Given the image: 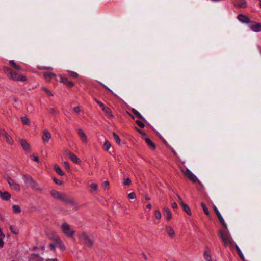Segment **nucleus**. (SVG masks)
Returning a JSON list of instances; mask_svg holds the SVG:
<instances>
[{
  "label": "nucleus",
  "instance_id": "59",
  "mask_svg": "<svg viewBox=\"0 0 261 261\" xmlns=\"http://www.w3.org/2000/svg\"><path fill=\"white\" fill-rule=\"evenodd\" d=\"M73 111L76 113H80L81 110H80V108L79 107V106H77V107H75L73 108Z\"/></svg>",
  "mask_w": 261,
  "mask_h": 261
},
{
  "label": "nucleus",
  "instance_id": "13",
  "mask_svg": "<svg viewBox=\"0 0 261 261\" xmlns=\"http://www.w3.org/2000/svg\"><path fill=\"white\" fill-rule=\"evenodd\" d=\"M238 19L243 23L248 24L250 23L249 18L243 14H239L237 16Z\"/></svg>",
  "mask_w": 261,
  "mask_h": 261
},
{
  "label": "nucleus",
  "instance_id": "54",
  "mask_svg": "<svg viewBox=\"0 0 261 261\" xmlns=\"http://www.w3.org/2000/svg\"><path fill=\"white\" fill-rule=\"evenodd\" d=\"M63 165L64 166V167H65L66 169H70V165H69V163L68 162H64L63 163Z\"/></svg>",
  "mask_w": 261,
  "mask_h": 261
},
{
  "label": "nucleus",
  "instance_id": "48",
  "mask_svg": "<svg viewBox=\"0 0 261 261\" xmlns=\"http://www.w3.org/2000/svg\"><path fill=\"white\" fill-rule=\"evenodd\" d=\"M38 68L40 70H47L49 71L53 70V68L51 67L41 66V67H39Z\"/></svg>",
  "mask_w": 261,
  "mask_h": 261
},
{
  "label": "nucleus",
  "instance_id": "56",
  "mask_svg": "<svg viewBox=\"0 0 261 261\" xmlns=\"http://www.w3.org/2000/svg\"><path fill=\"white\" fill-rule=\"evenodd\" d=\"M102 186L103 187V188L105 189H106V188H107L109 185V182L108 181H105L102 184Z\"/></svg>",
  "mask_w": 261,
  "mask_h": 261
},
{
  "label": "nucleus",
  "instance_id": "31",
  "mask_svg": "<svg viewBox=\"0 0 261 261\" xmlns=\"http://www.w3.org/2000/svg\"><path fill=\"white\" fill-rule=\"evenodd\" d=\"M13 211L15 213L19 214L21 212V208L19 205H14L12 206Z\"/></svg>",
  "mask_w": 261,
  "mask_h": 261
},
{
  "label": "nucleus",
  "instance_id": "30",
  "mask_svg": "<svg viewBox=\"0 0 261 261\" xmlns=\"http://www.w3.org/2000/svg\"><path fill=\"white\" fill-rule=\"evenodd\" d=\"M204 258L206 261H212V258L210 255V250H207L205 251L204 253Z\"/></svg>",
  "mask_w": 261,
  "mask_h": 261
},
{
  "label": "nucleus",
  "instance_id": "2",
  "mask_svg": "<svg viewBox=\"0 0 261 261\" xmlns=\"http://www.w3.org/2000/svg\"><path fill=\"white\" fill-rule=\"evenodd\" d=\"M219 236L223 242L225 247H227V245L229 244H232L233 241L227 232L224 230H220Z\"/></svg>",
  "mask_w": 261,
  "mask_h": 261
},
{
  "label": "nucleus",
  "instance_id": "12",
  "mask_svg": "<svg viewBox=\"0 0 261 261\" xmlns=\"http://www.w3.org/2000/svg\"><path fill=\"white\" fill-rule=\"evenodd\" d=\"M66 154L74 163L79 164L81 162L80 159L71 151H66Z\"/></svg>",
  "mask_w": 261,
  "mask_h": 261
},
{
  "label": "nucleus",
  "instance_id": "34",
  "mask_svg": "<svg viewBox=\"0 0 261 261\" xmlns=\"http://www.w3.org/2000/svg\"><path fill=\"white\" fill-rule=\"evenodd\" d=\"M201 206L204 212V213L207 215V216H208L210 215V212H209V211L208 210V208H207V207L206 206L205 204L202 202L201 203Z\"/></svg>",
  "mask_w": 261,
  "mask_h": 261
},
{
  "label": "nucleus",
  "instance_id": "46",
  "mask_svg": "<svg viewBox=\"0 0 261 261\" xmlns=\"http://www.w3.org/2000/svg\"><path fill=\"white\" fill-rule=\"evenodd\" d=\"M57 246L59 247L62 250L65 249V245L64 244L62 241L60 242V243H59L58 244H57Z\"/></svg>",
  "mask_w": 261,
  "mask_h": 261
},
{
  "label": "nucleus",
  "instance_id": "25",
  "mask_svg": "<svg viewBox=\"0 0 261 261\" xmlns=\"http://www.w3.org/2000/svg\"><path fill=\"white\" fill-rule=\"evenodd\" d=\"M131 111L133 113V114L135 115L138 118L143 121L145 120L143 116L137 110H136L134 108H132Z\"/></svg>",
  "mask_w": 261,
  "mask_h": 261
},
{
  "label": "nucleus",
  "instance_id": "5",
  "mask_svg": "<svg viewBox=\"0 0 261 261\" xmlns=\"http://www.w3.org/2000/svg\"><path fill=\"white\" fill-rule=\"evenodd\" d=\"M182 172L186 177L193 182H196L198 180L196 176L189 169H182Z\"/></svg>",
  "mask_w": 261,
  "mask_h": 261
},
{
  "label": "nucleus",
  "instance_id": "33",
  "mask_svg": "<svg viewBox=\"0 0 261 261\" xmlns=\"http://www.w3.org/2000/svg\"><path fill=\"white\" fill-rule=\"evenodd\" d=\"M55 169L56 171V172L59 174L60 175H61V176H63L64 175V172H63V171L62 170V169L60 168L59 166H58V165H55Z\"/></svg>",
  "mask_w": 261,
  "mask_h": 261
},
{
  "label": "nucleus",
  "instance_id": "37",
  "mask_svg": "<svg viewBox=\"0 0 261 261\" xmlns=\"http://www.w3.org/2000/svg\"><path fill=\"white\" fill-rule=\"evenodd\" d=\"M111 146V145L109 141H106L103 145V148L105 150L107 151L110 149Z\"/></svg>",
  "mask_w": 261,
  "mask_h": 261
},
{
  "label": "nucleus",
  "instance_id": "58",
  "mask_svg": "<svg viewBox=\"0 0 261 261\" xmlns=\"http://www.w3.org/2000/svg\"><path fill=\"white\" fill-rule=\"evenodd\" d=\"M95 101L99 105V106L101 108L102 110L103 109V108L105 107V106L103 103L101 102L100 101H99L97 100H96Z\"/></svg>",
  "mask_w": 261,
  "mask_h": 261
},
{
  "label": "nucleus",
  "instance_id": "64",
  "mask_svg": "<svg viewBox=\"0 0 261 261\" xmlns=\"http://www.w3.org/2000/svg\"><path fill=\"white\" fill-rule=\"evenodd\" d=\"M216 214L217 215V216L218 219H219L221 217H222L219 211L217 213H216Z\"/></svg>",
  "mask_w": 261,
  "mask_h": 261
},
{
  "label": "nucleus",
  "instance_id": "4",
  "mask_svg": "<svg viewBox=\"0 0 261 261\" xmlns=\"http://www.w3.org/2000/svg\"><path fill=\"white\" fill-rule=\"evenodd\" d=\"M81 238L84 240V244L89 248H91L93 245L94 239L92 237H90L85 233H82L81 234Z\"/></svg>",
  "mask_w": 261,
  "mask_h": 261
},
{
  "label": "nucleus",
  "instance_id": "16",
  "mask_svg": "<svg viewBox=\"0 0 261 261\" xmlns=\"http://www.w3.org/2000/svg\"><path fill=\"white\" fill-rule=\"evenodd\" d=\"M251 29L256 32L261 31V24L257 22H252L250 25Z\"/></svg>",
  "mask_w": 261,
  "mask_h": 261
},
{
  "label": "nucleus",
  "instance_id": "22",
  "mask_svg": "<svg viewBox=\"0 0 261 261\" xmlns=\"http://www.w3.org/2000/svg\"><path fill=\"white\" fill-rule=\"evenodd\" d=\"M165 228L166 232L170 237H173L175 236V231L172 227L166 226Z\"/></svg>",
  "mask_w": 261,
  "mask_h": 261
},
{
  "label": "nucleus",
  "instance_id": "38",
  "mask_svg": "<svg viewBox=\"0 0 261 261\" xmlns=\"http://www.w3.org/2000/svg\"><path fill=\"white\" fill-rule=\"evenodd\" d=\"M41 90L45 92L47 95H48L49 96H53V94H52V93L49 90H48L47 88H46L45 87H42Z\"/></svg>",
  "mask_w": 261,
  "mask_h": 261
},
{
  "label": "nucleus",
  "instance_id": "63",
  "mask_svg": "<svg viewBox=\"0 0 261 261\" xmlns=\"http://www.w3.org/2000/svg\"><path fill=\"white\" fill-rule=\"evenodd\" d=\"M4 244V243L3 240H2V239L0 238V248L3 247Z\"/></svg>",
  "mask_w": 261,
  "mask_h": 261
},
{
  "label": "nucleus",
  "instance_id": "61",
  "mask_svg": "<svg viewBox=\"0 0 261 261\" xmlns=\"http://www.w3.org/2000/svg\"><path fill=\"white\" fill-rule=\"evenodd\" d=\"M177 196L178 197V200L179 201V203L181 205H182V203H184L183 201H182V199L181 198V197H180V196L178 194H177Z\"/></svg>",
  "mask_w": 261,
  "mask_h": 261
},
{
  "label": "nucleus",
  "instance_id": "36",
  "mask_svg": "<svg viewBox=\"0 0 261 261\" xmlns=\"http://www.w3.org/2000/svg\"><path fill=\"white\" fill-rule=\"evenodd\" d=\"M10 229L12 233L15 234H17L18 233V230L17 227L15 226L11 225L10 227Z\"/></svg>",
  "mask_w": 261,
  "mask_h": 261
},
{
  "label": "nucleus",
  "instance_id": "8",
  "mask_svg": "<svg viewBox=\"0 0 261 261\" xmlns=\"http://www.w3.org/2000/svg\"><path fill=\"white\" fill-rule=\"evenodd\" d=\"M31 187L36 193L40 194L44 193V190L36 181L33 182Z\"/></svg>",
  "mask_w": 261,
  "mask_h": 261
},
{
  "label": "nucleus",
  "instance_id": "62",
  "mask_svg": "<svg viewBox=\"0 0 261 261\" xmlns=\"http://www.w3.org/2000/svg\"><path fill=\"white\" fill-rule=\"evenodd\" d=\"M172 207L173 209H176L177 208V204L175 202L172 203Z\"/></svg>",
  "mask_w": 261,
  "mask_h": 261
},
{
  "label": "nucleus",
  "instance_id": "41",
  "mask_svg": "<svg viewBox=\"0 0 261 261\" xmlns=\"http://www.w3.org/2000/svg\"><path fill=\"white\" fill-rule=\"evenodd\" d=\"M90 188H91V192H93V191H95L97 190V185L96 184H94V183H92V184H91L90 185Z\"/></svg>",
  "mask_w": 261,
  "mask_h": 261
},
{
  "label": "nucleus",
  "instance_id": "50",
  "mask_svg": "<svg viewBox=\"0 0 261 261\" xmlns=\"http://www.w3.org/2000/svg\"><path fill=\"white\" fill-rule=\"evenodd\" d=\"M131 183V180L129 178H127L124 180L123 184L126 186L129 185Z\"/></svg>",
  "mask_w": 261,
  "mask_h": 261
},
{
  "label": "nucleus",
  "instance_id": "15",
  "mask_svg": "<svg viewBox=\"0 0 261 261\" xmlns=\"http://www.w3.org/2000/svg\"><path fill=\"white\" fill-rule=\"evenodd\" d=\"M60 82L69 87H72L74 85L72 81H68L66 77L62 76H60Z\"/></svg>",
  "mask_w": 261,
  "mask_h": 261
},
{
  "label": "nucleus",
  "instance_id": "52",
  "mask_svg": "<svg viewBox=\"0 0 261 261\" xmlns=\"http://www.w3.org/2000/svg\"><path fill=\"white\" fill-rule=\"evenodd\" d=\"M128 197L129 199H134L136 197V194L134 192H132L128 194Z\"/></svg>",
  "mask_w": 261,
  "mask_h": 261
},
{
  "label": "nucleus",
  "instance_id": "45",
  "mask_svg": "<svg viewBox=\"0 0 261 261\" xmlns=\"http://www.w3.org/2000/svg\"><path fill=\"white\" fill-rule=\"evenodd\" d=\"M0 135L4 136L5 138L9 136L4 129H0Z\"/></svg>",
  "mask_w": 261,
  "mask_h": 261
},
{
  "label": "nucleus",
  "instance_id": "49",
  "mask_svg": "<svg viewBox=\"0 0 261 261\" xmlns=\"http://www.w3.org/2000/svg\"><path fill=\"white\" fill-rule=\"evenodd\" d=\"M53 180L58 185H62L63 184L62 181L59 180L56 178H54Z\"/></svg>",
  "mask_w": 261,
  "mask_h": 261
},
{
  "label": "nucleus",
  "instance_id": "24",
  "mask_svg": "<svg viewBox=\"0 0 261 261\" xmlns=\"http://www.w3.org/2000/svg\"><path fill=\"white\" fill-rule=\"evenodd\" d=\"M20 143L23 148L26 150H30V145L25 140H21L20 141Z\"/></svg>",
  "mask_w": 261,
  "mask_h": 261
},
{
  "label": "nucleus",
  "instance_id": "26",
  "mask_svg": "<svg viewBox=\"0 0 261 261\" xmlns=\"http://www.w3.org/2000/svg\"><path fill=\"white\" fill-rule=\"evenodd\" d=\"M235 248L237 252V253L239 257H240V258L242 260V261H245L246 260L245 259V257L239 246L237 245H236Z\"/></svg>",
  "mask_w": 261,
  "mask_h": 261
},
{
  "label": "nucleus",
  "instance_id": "40",
  "mask_svg": "<svg viewBox=\"0 0 261 261\" xmlns=\"http://www.w3.org/2000/svg\"><path fill=\"white\" fill-rule=\"evenodd\" d=\"M5 139L9 144L11 145L13 143V140L10 136L7 137Z\"/></svg>",
  "mask_w": 261,
  "mask_h": 261
},
{
  "label": "nucleus",
  "instance_id": "14",
  "mask_svg": "<svg viewBox=\"0 0 261 261\" xmlns=\"http://www.w3.org/2000/svg\"><path fill=\"white\" fill-rule=\"evenodd\" d=\"M23 179L25 184H29L30 186H31L33 182L35 181L31 176L28 174L23 175Z\"/></svg>",
  "mask_w": 261,
  "mask_h": 261
},
{
  "label": "nucleus",
  "instance_id": "27",
  "mask_svg": "<svg viewBox=\"0 0 261 261\" xmlns=\"http://www.w3.org/2000/svg\"><path fill=\"white\" fill-rule=\"evenodd\" d=\"M102 110L105 112V113L109 118H112L113 117L112 111L108 107H105L103 108Z\"/></svg>",
  "mask_w": 261,
  "mask_h": 261
},
{
  "label": "nucleus",
  "instance_id": "35",
  "mask_svg": "<svg viewBox=\"0 0 261 261\" xmlns=\"http://www.w3.org/2000/svg\"><path fill=\"white\" fill-rule=\"evenodd\" d=\"M51 239L54 241V242H55L54 243H55L56 245L57 244H58L59 243H60V242L61 241V239L57 235L54 236L53 237V238H51Z\"/></svg>",
  "mask_w": 261,
  "mask_h": 261
},
{
  "label": "nucleus",
  "instance_id": "11",
  "mask_svg": "<svg viewBox=\"0 0 261 261\" xmlns=\"http://www.w3.org/2000/svg\"><path fill=\"white\" fill-rule=\"evenodd\" d=\"M51 138V134L49 131L47 129H45L43 131V135L42 139L44 143H48L49 139Z\"/></svg>",
  "mask_w": 261,
  "mask_h": 261
},
{
  "label": "nucleus",
  "instance_id": "28",
  "mask_svg": "<svg viewBox=\"0 0 261 261\" xmlns=\"http://www.w3.org/2000/svg\"><path fill=\"white\" fill-rule=\"evenodd\" d=\"M145 141L150 147H151L152 149L155 148V145L152 142V141L150 139L146 138H145Z\"/></svg>",
  "mask_w": 261,
  "mask_h": 261
},
{
  "label": "nucleus",
  "instance_id": "10",
  "mask_svg": "<svg viewBox=\"0 0 261 261\" xmlns=\"http://www.w3.org/2000/svg\"><path fill=\"white\" fill-rule=\"evenodd\" d=\"M61 201L66 202L67 204H71L73 205L76 204V203L75 202L74 199L69 198L65 193H64Z\"/></svg>",
  "mask_w": 261,
  "mask_h": 261
},
{
  "label": "nucleus",
  "instance_id": "19",
  "mask_svg": "<svg viewBox=\"0 0 261 261\" xmlns=\"http://www.w3.org/2000/svg\"><path fill=\"white\" fill-rule=\"evenodd\" d=\"M43 76L47 82H50L51 79L55 76V74L52 72H45L43 73Z\"/></svg>",
  "mask_w": 261,
  "mask_h": 261
},
{
  "label": "nucleus",
  "instance_id": "57",
  "mask_svg": "<svg viewBox=\"0 0 261 261\" xmlns=\"http://www.w3.org/2000/svg\"><path fill=\"white\" fill-rule=\"evenodd\" d=\"M49 111H50V113H51L53 115H55L57 113V110L55 108H50Z\"/></svg>",
  "mask_w": 261,
  "mask_h": 261
},
{
  "label": "nucleus",
  "instance_id": "1",
  "mask_svg": "<svg viewBox=\"0 0 261 261\" xmlns=\"http://www.w3.org/2000/svg\"><path fill=\"white\" fill-rule=\"evenodd\" d=\"M3 71L5 74L9 79L15 82H25L27 80L25 76L19 73L15 70L8 67H4Z\"/></svg>",
  "mask_w": 261,
  "mask_h": 261
},
{
  "label": "nucleus",
  "instance_id": "18",
  "mask_svg": "<svg viewBox=\"0 0 261 261\" xmlns=\"http://www.w3.org/2000/svg\"><path fill=\"white\" fill-rule=\"evenodd\" d=\"M9 64L11 66V67L14 68L15 69L18 70V71H21L22 68L20 65L17 64L14 60H10L9 61Z\"/></svg>",
  "mask_w": 261,
  "mask_h": 261
},
{
  "label": "nucleus",
  "instance_id": "55",
  "mask_svg": "<svg viewBox=\"0 0 261 261\" xmlns=\"http://www.w3.org/2000/svg\"><path fill=\"white\" fill-rule=\"evenodd\" d=\"M115 142L118 143V144H120L121 140L119 137V136L115 134Z\"/></svg>",
  "mask_w": 261,
  "mask_h": 261
},
{
  "label": "nucleus",
  "instance_id": "3",
  "mask_svg": "<svg viewBox=\"0 0 261 261\" xmlns=\"http://www.w3.org/2000/svg\"><path fill=\"white\" fill-rule=\"evenodd\" d=\"M61 229L63 233L68 237L72 238L75 234V231L66 223H63L62 224Z\"/></svg>",
  "mask_w": 261,
  "mask_h": 261
},
{
  "label": "nucleus",
  "instance_id": "60",
  "mask_svg": "<svg viewBox=\"0 0 261 261\" xmlns=\"http://www.w3.org/2000/svg\"><path fill=\"white\" fill-rule=\"evenodd\" d=\"M31 159L37 162H39V158L37 156L32 155L31 156Z\"/></svg>",
  "mask_w": 261,
  "mask_h": 261
},
{
  "label": "nucleus",
  "instance_id": "6",
  "mask_svg": "<svg viewBox=\"0 0 261 261\" xmlns=\"http://www.w3.org/2000/svg\"><path fill=\"white\" fill-rule=\"evenodd\" d=\"M6 180L9 186L12 190L16 191H19L20 190V185L15 182L10 177L8 176Z\"/></svg>",
  "mask_w": 261,
  "mask_h": 261
},
{
  "label": "nucleus",
  "instance_id": "29",
  "mask_svg": "<svg viewBox=\"0 0 261 261\" xmlns=\"http://www.w3.org/2000/svg\"><path fill=\"white\" fill-rule=\"evenodd\" d=\"M181 206L182 207L183 210L186 213H187L189 215H191V210L188 205L184 203H182V205Z\"/></svg>",
  "mask_w": 261,
  "mask_h": 261
},
{
  "label": "nucleus",
  "instance_id": "20",
  "mask_svg": "<svg viewBox=\"0 0 261 261\" xmlns=\"http://www.w3.org/2000/svg\"><path fill=\"white\" fill-rule=\"evenodd\" d=\"M0 197L5 200H8L11 198V195L8 192H2L0 191Z\"/></svg>",
  "mask_w": 261,
  "mask_h": 261
},
{
  "label": "nucleus",
  "instance_id": "39",
  "mask_svg": "<svg viewBox=\"0 0 261 261\" xmlns=\"http://www.w3.org/2000/svg\"><path fill=\"white\" fill-rule=\"evenodd\" d=\"M68 72L69 73V75L73 78H77L79 76L78 74L75 72L68 71Z\"/></svg>",
  "mask_w": 261,
  "mask_h": 261
},
{
  "label": "nucleus",
  "instance_id": "43",
  "mask_svg": "<svg viewBox=\"0 0 261 261\" xmlns=\"http://www.w3.org/2000/svg\"><path fill=\"white\" fill-rule=\"evenodd\" d=\"M0 135L4 136L5 138L9 136L4 129H0Z\"/></svg>",
  "mask_w": 261,
  "mask_h": 261
},
{
  "label": "nucleus",
  "instance_id": "17",
  "mask_svg": "<svg viewBox=\"0 0 261 261\" xmlns=\"http://www.w3.org/2000/svg\"><path fill=\"white\" fill-rule=\"evenodd\" d=\"M78 135L81 138L83 143H86L87 142V137L85 133L84 132L83 129L79 128L77 129Z\"/></svg>",
  "mask_w": 261,
  "mask_h": 261
},
{
  "label": "nucleus",
  "instance_id": "53",
  "mask_svg": "<svg viewBox=\"0 0 261 261\" xmlns=\"http://www.w3.org/2000/svg\"><path fill=\"white\" fill-rule=\"evenodd\" d=\"M57 246V245L55 244V243H51L49 245V248L53 250H55V248H56V247Z\"/></svg>",
  "mask_w": 261,
  "mask_h": 261
},
{
  "label": "nucleus",
  "instance_id": "7",
  "mask_svg": "<svg viewBox=\"0 0 261 261\" xmlns=\"http://www.w3.org/2000/svg\"><path fill=\"white\" fill-rule=\"evenodd\" d=\"M64 194V193H61L55 190H52L50 191V195L53 198L56 200H61Z\"/></svg>",
  "mask_w": 261,
  "mask_h": 261
},
{
  "label": "nucleus",
  "instance_id": "9",
  "mask_svg": "<svg viewBox=\"0 0 261 261\" xmlns=\"http://www.w3.org/2000/svg\"><path fill=\"white\" fill-rule=\"evenodd\" d=\"M233 4L237 8H245L247 7L246 0H234Z\"/></svg>",
  "mask_w": 261,
  "mask_h": 261
},
{
  "label": "nucleus",
  "instance_id": "21",
  "mask_svg": "<svg viewBox=\"0 0 261 261\" xmlns=\"http://www.w3.org/2000/svg\"><path fill=\"white\" fill-rule=\"evenodd\" d=\"M29 261H43V259L38 255L33 254L30 256Z\"/></svg>",
  "mask_w": 261,
  "mask_h": 261
},
{
  "label": "nucleus",
  "instance_id": "44",
  "mask_svg": "<svg viewBox=\"0 0 261 261\" xmlns=\"http://www.w3.org/2000/svg\"><path fill=\"white\" fill-rule=\"evenodd\" d=\"M0 135L4 136L5 138L9 136L4 129H0Z\"/></svg>",
  "mask_w": 261,
  "mask_h": 261
},
{
  "label": "nucleus",
  "instance_id": "47",
  "mask_svg": "<svg viewBox=\"0 0 261 261\" xmlns=\"http://www.w3.org/2000/svg\"><path fill=\"white\" fill-rule=\"evenodd\" d=\"M219 220L220 221V222L221 223V224L222 225V226L225 227V228H227V224L224 221V220L223 219V217H221Z\"/></svg>",
  "mask_w": 261,
  "mask_h": 261
},
{
  "label": "nucleus",
  "instance_id": "42",
  "mask_svg": "<svg viewBox=\"0 0 261 261\" xmlns=\"http://www.w3.org/2000/svg\"><path fill=\"white\" fill-rule=\"evenodd\" d=\"M155 216L156 219H160L161 218V213L158 210L155 211Z\"/></svg>",
  "mask_w": 261,
  "mask_h": 261
},
{
  "label": "nucleus",
  "instance_id": "23",
  "mask_svg": "<svg viewBox=\"0 0 261 261\" xmlns=\"http://www.w3.org/2000/svg\"><path fill=\"white\" fill-rule=\"evenodd\" d=\"M164 215L166 218L170 220L172 218V214L170 210L168 208H164Z\"/></svg>",
  "mask_w": 261,
  "mask_h": 261
},
{
  "label": "nucleus",
  "instance_id": "32",
  "mask_svg": "<svg viewBox=\"0 0 261 261\" xmlns=\"http://www.w3.org/2000/svg\"><path fill=\"white\" fill-rule=\"evenodd\" d=\"M21 119L23 125H29L30 124V120L27 117H22Z\"/></svg>",
  "mask_w": 261,
  "mask_h": 261
},
{
  "label": "nucleus",
  "instance_id": "51",
  "mask_svg": "<svg viewBox=\"0 0 261 261\" xmlns=\"http://www.w3.org/2000/svg\"><path fill=\"white\" fill-rule=\"evenodd\" d=\"M136 123L139 126H140L142 128H143L145 127V125L144 124V123L139 120H137L136 121Z\"/></svg>",
  "mask_w": 261,
  "mask_h": 261
}]
</instances>
